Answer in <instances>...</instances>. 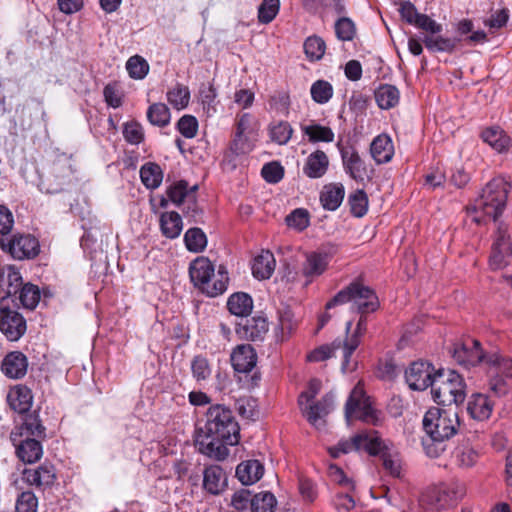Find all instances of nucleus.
Here are the masks:
<instances>
[{"label":"nucleus","instance_id":"obj_58","mask_svg":"<svg viewBox=\"0 0 512 512\" xmlns=\"http://www.w3.org/2000/svg\"><path fill=\"white\" fill-rule=\"evenodd\" d=\"M123 136L128 143L138 145L144 139L143 128L137 122H128L124 125Z\"/></svg>","mask_w":512,"mask_h":512},{"label":"nucleus","instance_id":"obj_9","mask_svg":"<svg viewBox=\"0 0 512 512\" xmlns=\"http://www.w3.org/2000/svg\"><path fill=\"white\" fill-rule=\"evenodd\" d=\"M382 449L380 440L366 432L355 435L351 440H341L337 445L328 449L333 458H338L342 454L352 451L365 450L371 455L378 454Z\"/></svg>","mask_w":512,"mask_h":512},{"label":"nucleus","instance_id":"obj_44","mask_svg":"<svg viewBox=\"0 0 512 512\" xmlns=\"http://www.w3.org/2000/svg\"><path fill=\"white\" fill-rule=\"evenodd\" d=\"M423 42L428 50L433 52H452L456 47V39L445 38L435 34L426 35Z\"/></svg>","mask_w":512,"mask_h":512},{"label":"nucleus","instance_id":"obj_8","mask_svg":"<svg viewBox=\"0 0 512 512\" xmlns=\"http://www.w3.org/2000/svg\"><path fill=\"white\" fill-rule=\"evenodd\" d=\"M1 249L16 260L33 259L40 252L39 241L30 234H15L0 240Z\"/></svg>","mask_w":512,"mask_h":512},{"label":"nucleus","instance_id":"obj_39","mask_svg":"<svg viewBox=\"0 0 512 512\" xmlns=\"http://www.w3.org/2000/svg\"><path fill=\"white\" fill-rule=\"evenodd\" d=\"M452 458L457 466L468 468L476 463L478 453L468 442H463L454 449Z\"/></svg>","mask_w":512,"mask_h":512},{"label":"nucleus","instance_id":"obj_59","mask_svg":"<svg viewBox=\"0 0 512 512\" xmlns=\"http://www.w3.org/2000/svg\"><path fill=\"white\" fill-rule=\"evenodd\" d=\"M352 490L337 492L333 498V505L338 512H350L355 507Z\"/></svg>","mask_w":512,"mask_h":512},{"label":"nucleus","instance_id":"obj_11","mask_svg":"<svg viewBox=\"0 0 512 512\" xmlns=\"http://www.w3.org/2000/svg\"><path fill=\"white\" fill-rule=\"evenodd\" d=\"M0 330L9 341L19 340L26 331V321L23 316L9 308L5 300H0Z\"/></svg>","mask_w":512,"mask_h":512},{"label":"nucleus","instance_id":"obj_16","mask_svg":"<svg viewBox=\"0 0 512 512\" xmlns=\"http://www.w3.org/2000/svg\"><path fill=\"white\" fill-rule=\"evenodd\" d=\"M471 344V346L468 344H462L455 347L453 358L456 360V362L465 367L476 366L480 363L486 365V358L489 354H484L480 347L479 341L472 340Z\"/></svg>","mask_w":512,"mask_h":512},{"label":"nucleus","instance_id":"obj_15","mask_svg":"<svg viewBox=\"0 0 512 512\" xmlns=\"http://www.w3.org/2000/svg\"><path fill=\"white\" fill-rule=\"evenodd\" d=\"M344 170L357 182H363L368 177V169L358 151L352 147H343L340 150Z\"/></svg>","mask_w":512,"mask_h":512},{"label":"nucleus","instance_id":"obj_42","mask_svg":"<svg viewBox=\"0 0 512 512\" xmlns=\"http://www.w3.org/2000/svg\"><path fill=\"white\" fill-rule=\"evenodd\" d=\"M147 118L152 125L165 127L170 123V110L164 103H154L148 108Z\"/></svg>","mask_w":512,"mask_h":512},{"label":"nucleus","instance_id":"obj_63","mask_svg":"<svg viewBox=\"0 0 512 512\" xmlns=\"http://www.w3.org/2000/svg\"><path fill=\"white\" fill-rule=\"evenodd\" d=\"M37 498L32 492H23L18 497L15 512H36Z\"/></svg>","mask_w":512,"mask_h":512},{"label":"nucleus","instance_id":"obj_57","mask_svg":"<svg viewBox=\"0 0 512 512\" xmlns=\"http://www.w3.org/2000/svg\"><path fill=\"white\" fill-rule=\"evenodd\" d=\"M335 33L339 40L351 41L356 34L354 22L347 17L340 18L335 23Z\"/></svg>","mask_w":512,"mask_h":512},{"label":"nucleus","instance_id":"obj_33","mask_svg":"<svg viewBox=\"0 0 512 512\" xmlns=\"http://www.w3.org/2000/svg\"><path fill=\"white\" fill-rule=\"evenodd\" d=\"M481 137L485 143L499 153L506 151L511 143L510 137L499 127L485 129Z\"/></svg>","mask_w":512,"mask_h":512},{"label":"nucleus","instance_id":"obj_23","mask_svg":"<svg viewBox=\"0 0 512 512\" xmlns=\"http://www.w3.org/2000/svg\"><path fill=\"white\" fill-rule=\"evenodd\" d=\"M370 153L377 164L390 162L394 156V145L390 136L387 134L376 136L371 142Z\"/></svg>","mask_w":512,"mask_h":512},{"label":"nucleus","instance_id":"obj_40","mask_svg":"<svg viewBox=\"0 0 512 512\" xmlns=\"http://www.w3.org/2000/svg\"><path fill=\"white\" fill-rule=\"evenodd\" d=\"M140 178L148 189H156L162 182L163 172L158 164L148 162L141 167Z\"/></svg>","mask_w":512,"mask_h":512},{"label":"nucleus","instance_id":"obj_4","mask_svg":"<svg viewBox=\"0 0 512 512\" xmlns=\"http://www.w3.org/2000/svg\"><path fill=\"white\" fill-rule=\"evenodd\" d=\"M431 393L440 405H459L466 398V384L463 377L453 370H438L434 377Z\"/></svg>","mask_w":512,"mask_h":512},{"label":"nucleus","instance_id":"obj_62","mask_svg":"<svg viewBox=\"0 0 512 512\" xmlns=\"http://www.w3.org/2000/svg\"><path fill=\"white\" fill-rule=\"evenodd\" d=\"M261 175L269 183H278L284 176V170L279 163L270 162L262 167Z\"/></svg>","mask_w":512,"mask_h":512},{"label":"nucleus","instance_id":"obj_64","mask_svg":"<svg viewBox=\"0 0 512 512\" xmlns=\"http://www.w3.org/2000/svg\"><path fill=\"white\" fill-rule=\"evenodd\" d=\"M167 195L173 203L180 205L188 195V183L180 180L172 184L167 190Z\"/></svg>","mask_w":512,"mask_h":512},{"label":"nucleus","instance_id":"obj_37","mask_svg":"<svg viewBox=\"0 0 512 512\" xmlns=\"http://www.w3.org/2000/svg\"><path fill=\"white\" fill-rule=\"evenodd\" d=\"M166 98L174 109L183 110L190 102V90L188 86L177 83L167 91Z\"/></svg>","mask_w":512,"mask_h":512},{"label":"nucleus","instance_id":"obj_12","mask_svg":"<svg viewBox=\"0 0 512 512\" xmlns=\"http://www.w3.org/2000/svg\"><path fill=\"white\" fill-rule=\"evenodd\" d=\"M436 372L432 364L424 361H416L405 371V379L410 389L423 391L433 386Z\"/></svg>","mask_w":512,"mask_h":512},{"label":"nucleus","instance_id":"obj_19","mask_svg":"<svg viewBox=\"0 0 512 512\" xmlns=\"http://www.w3.org/2000/svg\"><path fill=\"white\" fill-rule=\"evenodd\" d=\"M15 452L19 460L26 464H32L39 461L43 455V447L39 440L34 438H20L12 441Z\"/></svg>","mask_w":512,"mask_h":512},{"label":"nucleus","instance_id":"obj_21","mask_svg":"<svg viewBox=\"0 0 512 512\" xmlns=\"http://www.w3.org/2000/svg\"><path fill=\"white\" fill-rule=\"evenodd\" d=\"M23 479L29 485L37 487L51 486L56 479L55 468L52 464L45 462L36 469H25Z\"/></svg>","mask_w":512,"mask_h":512},{"label":"nucleus","instance_id":"obj_28","mask_svg":"<svg viewBox=\"0 0 512 512\" xmlns=\"http://www.w3.org/2000/svg\"><path fill=\"white\" fill-rule=\"evenodd\" d=\"M328 266V257L326 254L321 253H308L306 259L302 264L301 272L304 277L311 280L324 273Z\"/></svg>","mask_w":512,"mask_h":512},{"label":"nucleus","instance_id":"obj_18","mask_svg":"<svg viewBox=\"0 0 512 512\" xmlns=\"http://www.w3.org/2000/svg\"><path fill=\"white\" fill-rule=\"evenodd\" d=\"M267 331L268 323L262 316L242 319L236 325V334L239 338L251 341L262 340Z\"/></svg>","mask_w":512,"mask_h":512},{"label":"nucleus","instance_id":"obj_61","mask_svg":"<svg viewBox=\"0 0 512 512\" xmlns=\"http://www.w3.org/2000/svg\"><path fill=\"white\" fill-rule=\"evenodd\" d=\"M286 223L299 231L309 225V215L305 209H296L286 217Z\"/></svg>","mask_w":512,"mask_h":512},{"label":"nucleus","instance_id":"obj_17","mask_svg":"<svg viewBox=\"0 0 512 512\" xmlns=\"http://www.w3.org/2000/svg\"><path fill=\"white\" fill-rule=\"evenodd\" d=\"M23 286L22 277L14 267L0 268V300H5V304H8V299L20 292Z\"/></svg>","mask_w":512,"mask_h":512},{"label":"nucleus","instance_id":"obj_24","mask_svg":"<svg viewBox=\"0 0 512 512\" xmlns=\"http://www.w3.org/2000/svg\"><path fill=\"white\" fill-rule=\"evenodd\" d=\"M27 366L26 356L19 351H14L6 355L2 362L1 369L7 377L18 379L26 374Z\"/></svg>","mask_w":512,"mask_h":512},{"label":"nucleus","instance_id":"obj_7","mask_svg":"<svg viewBox=\"0 0 512 512\" xmlns=\"http://www.w3.org/2000/svg\"><path fill=\"white\" fill-rule=\"evenodd\" d=\"M345 418L348 422L359 419L368 424L377 425L380 421L378 412L372 407L363 387L358 384L351 391L345 406Z\"/></svg>","mask_w":512,"mask_h":512},{"label":"nucleus","instance_id":"obj_3","mask_svg":"<svg viewBox=\"0 0 512 512\" xmlns=\"http://www.w3.org/2000/svg\"><path fill=\"white\" fill-rule=\"evenodd\" d=\"M191 281L209 297L224 293L228 285V272L223 266L215 274L214 266L208 258L198 257L189 268Z\"/></svg>","mask_w":512,"mask_h":512},{"label":"nucleus","instance_id":"obj_13","mask_svg":"<svg viewBox=\"0 0 512 512\" xmlns=\"http://www.w3.org/2000/svg\"><path fill=\"white\" fill-rule=\"evenodd\" d=\"M352 327V322L348 321L346 323V337L343 341H337L335 345L343 347V363L342 369L345 371L349 367L350 357L353 352L358 348L362 336L365 334L367 330V318L365 314H361L356 328L353 333L350 334V330Z\"/></svg>","mask_w":512,"mask_h":512},{"label":"nucleus","instance_id":"obj_29","mask_svg":"<svg viewBox=\"0 0 512 512\" xmlns=\"http://www.w3.org/2000/svg\"><path fill=\"white\" fill-rule=\"evenodd\" d=\"M276 266L274 255L270 251H262L254 258L252 265L253 276L257 279H269Z\"/></svg>","mask_w":512,"mask_h":512},{"label":"nucleus","instance_id":"obj_32","mask_svg":"<svg viewBox=\"0 0 512 512\" xmlns=\"http://www.w3.org/2000/svg\"><path fill=\"white\" fill-rule=\"evenodd\" d=\"M344 195L345 190L342 184H328L321 192L320 201L325 209L334 211L341 205Z\"/></svg>","mask_w":512,"mask_h":512},{"label":"nucleus","instance_id":"obj_53","mask_svg":"<svg viewBox=\"0 0 512 512\" xmlns=\"http://www.w3.org/2000/svg\"><path fill=\"white\" fill-rule=\"evenodd\" d=\"M351 212L356 217H362L368 210V197L364 190H357L348 199Z\"/></svg>","mask_w":512,"mask_h":512},{"label":"nucleus","instance_id":"obj_54","mask_svg":"<svg viewBox=\"0 0 512 512\" xmlns=\"http://www.w3.org/2000/svg\"><path fill=\"white\" fill-rule=\"evenodd\" d=\"M191 371L193 378L197 382L207 380L212 373L208 360L203 356H195L191 361Z\"/></svg>","mask_w":512,"mask_h":512},{"label":"nucleus","instance_id":"obj_52","mask_svg":"<svg viewBox=\"0 0 512 512\" xmlns=\"http://www.w3.org/2000/svg\"><path fill=\"white\" fill-rule=\"evenodd\" d=\"M256 141V134L242 133L235 134L231 143V150L235 154H246L252 151L254 142Z\"/></svg>","mask_w":512,"mask_h":512},{"label":"nucleus","instance_id":"obj_46","mask_svg":"<svg viewBox=\"0 0 512 512\" xmlns=\"http://www.w3.org/2000/svg\"><path fill=\"white\" fill-rule=\"evenodd\" d=\"M325 41L319 36H310L304 42V51L311 61L320 60L325 53Z\"/></svg>","mask_w":512,"mask_h":512},{"label":"nucleus","instance_id":"obj_25","mask_svg":"<svg viewBox=\"0 0 512 512\" xmlns=\"http://www.w3.org/2000/svg\"><path fill=\"white\" fill-rule=\"evenodd\" d=\"M227 477L219 465H211L203 472V487L210 494H219L225 487Z\"/></svg>","mask_w":512,"mask_h":512},{"label":"nucleus","instance_id":"obj_48","mask_svg":"<svg viewBox=\"0 0 512 512\" xmlns=\"http://www.w3.org/2000/svg\"><path fill=\"white\" fill-rule=\"evenodd\" d=\"M337 341H343L342 339H336L331 345H322L311 353L308 354L307 359L311 362H320L327 360L331 357L337 356V351H340L343 355V347L335 345Z\"/></svg>","mask_w":512,"mask_h":512},{"label":"nucleus","instance_id":"obj_38","mask_svg":"<svg viewBox=\"0 0 512 512\" xmlns=\"http://www.w3.org/2000/svg\"><path fill=\"white\" fill-rule=\"evenodd\" d=\"M301 130L303 134L308 137V140L312 143H330L334 141V132L330 127L312 123L309 125H302Z\"/></svg>","mask_w":512,"mask_h":512},{"label":"nucleus","instance_id":"obj_2","mask_svg":"<svg viewBox=\"0 0 512 512\" xmlns=\"http://www.w3.org/2000/svg\"><path fill=\"white\" fill-rule=\"evenodd\" d=\"M508 192L509 184L505 179L494 178L489 181L469 208L472 221L477 224L490 219L496 221L506 206Z\"/></svg>","mask_w":512,"mask_h":512},{"label":"nucleus","instance_id":"obj_43","mask_svg":"<svg viewBox=\"0 0 512 512\" xmlns=\"http://www.w3.org/2000/svg\"><path fill=\"white\" fill-rule=\"evenodd\" d=\"M186 248L190 252H201L207 246V237L200 228H190L184 235Z\"/></svg>","mask_w":512,"mask_h":512},{"label":"nucleus","instance_id":"obj_51","mask_svg":"<svg viewBox=\"0 0 512 512\" xmlns=\"http://www.w3.org/2000/svg\"><path fill=\"white\" fill-rule=\"evenodd\" d=\"M292 133L291 125L286 121L271 124L269 128L271 140L279 145L286 144L291 139Z\"/></svg>","mask_w":512,"mask_h":512},{"label":"nucleus","instance_id":"obj_35","mask_svg":"<svg viewBox=\"0 0 512 512\" xmlns=\"http://www.w3.org/2000/svg\"><path fill=\"white\" fill-rule=\"evenodd\" d=\"M160 227L162 234L165 237L169 239H175L182 232V218L177 212H165L160 217Z\"/></svg>","mask_w":512,"mask_h":512},{"label":"nucleus","instance_id":"obj_30","mask_svg":"<svg viewBox=\"0 0 512 512\" xmlns=\"http://www.w3.org/2000/svg\"><path fill=\"white\" fill-rule=\"evenodd\" d=\"M493 405L487 396L473 394L468 401L467 411L476 420H486L492 413Z\"/></svg>","mask_w":512,"mask_h":512},{"label":"nucleus","instance_id":"obj_36","mask_svg":"<svg viewBox=\"0 0 512 512\" xmlns=\"http://www.w3.org/2000/svg\"><path fill=\"white\" fill-rule=\"evenodd\" d=\"M400 99L399 90L389 84L381 85L375 91V100L381 109H390L395 107Z\"/></svg>","mask_w":512,"mask_h":512},{"label":"nucleus","instance_id":"obj_1","mask_svg":"<svg viewBox=\"0 0 512 512\" xmlns=\"http://www.w3.org/2000/svg\"><path fill=\"white\" fill-rule=\"evenodd\" d=\"M238 441L239 425L232 411L223 405L211 406L206 413V423L196 437L199 452L223 460L228 455L226 445H235Z\"/></svg>","mask_w":512,"mask_h":512},{"label":"nucleus","instance_id":"obj_41","mask_svg":"<svg viewBox=\"0 0 512 512\" xmlns=\"http://www.w3.org/2000/svg\"><path fill=\"white\" fill-rule=\"evenodd\" d=\"M486 365L490 374L512 378V359L503 358L498 353H490L486 358Z\"/></svg>","mask_w":512,"mask_h":512},{"label":"nucleus","instance_id":"obj_31","mask_svg":"<svg viewBox=\"0 0 512 512\" xmlns=\"http://www.w3.org/2000/svg\"><path fill=\"white\" fill-rule=\"evenodd\" d=\"M227 308L231 314L245 318L252 312L253 300L247 293L237 292L228 298Z\"/></svg>","mask_w":512,"mask_h":512},{"label":"nucleus","instance_id":"obj_56","mask_svg":"<svg viewBox=\"0 0 512 512\" xmlns=\"http://www.w3.org/2000/svg\"><path fill=\"white\" fill-rule=\"evenodd\" d=\"M19 299L22 305L27 309H34L40 300V291L33 284H25L20 292Z\"/></svg>","mask_w":512,"mask_h":512},{"label":"nucleus","instance_id":"obj_49","mask_svg":"<svg viewBox=\"0 0 512 512\" xmlns=\"http://www.w3.org/2000/svg\"><path fill=\"white\" fill-rule=\"evenodd\" d=\"M236 410L244 419L255 421L259 418L257 401L252 397L238 399L236 402Z\"/></svg>","mask_w":512,"mask_h":512},{"label":"nucleus","instance_id":"obj_34","mask_svg":"<svg viewBox=\"0 0 512 512\" xmlns=\"http://www.w3.org/2000/svg\"><path fill=\"white\" fill-rule=\"evenodd\" d=\"M32 394L25 386L16 387L8 394V402L11 408L18 413H26L32 405Z\"/></svg>","mask_w":512,"mask_h":512},{"label":"nucleus","instance_id":"obj_55","mask_svg":"<svg viewBox=\"0 0 512 512\" xmlns=\"http://www.w3.org/2000/svg\"><path fill=\"white\" fill-rule=\"evenodd\" d=\"M280 0H263L258 8V20L260 23H270L278 14Z\"/></svg>","mask_w":512,"mask_h":512},{"label":"nucleus","instance_id":"obj_60","mask_svg":"<svg viewBox=\"0 0 512 512\" xmlns=\"http://www.w3.org/2000/svg\"><path fill=\"white\" fill-rule=\"evenodd\" d=\"M177 128L185 138H193L198 130L197 119L192 115H184L178 120Z\"/></svg>","mask_w":512,"mask_h":512},{"label":"nucleus","instance_id":"obj_6","mask_svg":"<svg viewBox=\"0 0 512 512\" xmlns=\"http://www.w3.org/2000/svg\"><path fill=\"white\" fill-rule=\"evenodd\" d=\"M459 418L456 409L430 408L423 417V428L434 442L450 439L457 432Z\"/></svg>","mask_w":512,"mask_h":512},{"label":"nucleus","instance_id":"obj_22","mask_svg":"<svg viewBox=\"0 0 512 512\" xmlns=\"http://www.w3.org/2000/svg\"><path fill=\"white\" fill-rule=\"evenodd\" d=\"M45 427L42 425L38 415L29 414L25 417L20 426L15 427L10 433L11 441L20 440V438L45 437Z\"/></svg>","mask_w":512,"mask_h":512},{"label":"nucleus","instance_id":"obj_5","mask_svg":"<svg viewBox=\"0 0 512 512\" xmlns=\"http://www.w3.org/2000/svg\"><path fill=\"white\" fill-rule=\"evenodd\" d=\"M345 303H349L351 310L360 314L374 312L379 307L378 297L375 292L358 282H353L346 288L340 290L327 302L326 309L329 310Z\"/></svg>","mask_w":512,"mask_h":512},{"label":"nucleus","instance_id":"obj_14","mask_svg":"<svg viewBox=\"0 0 512 512\" xmlns=\"http://www.w3.org/2000/svg\"><path fill=\"white\" fill-rule=\"evenodd\" d=\"M333 405V395L327 394L318 402L311 401L309 403L299 405V407L307 421L311 425L319 428L320 426L324 425L323 418L330 413V411L333 409Z\"/></svg>","mask_w":512,"mask_h":512},{"label":"nucleus","instance_id":"obj_50","mask_svg":"<svg viewBox=\"0 0 512 512\" xmlns=\"http://www.w3.org/2000/svg\"><path fill=\"white\" fill-rule=\"evenodd\" d=\"M310 93L316 103L325 104L333 96V87L328 81L317 80L312 84Z\"/></svg>","mask_w":512,"mask_h":512},{"label":"nucleus","instance_id":"obj_10","mask_svg":"<svg viewBox=\"0 0 512 512\" xmlns=\"http://www.w3.org/2000/svg\"><path fill=\"white\" fill-rule=\"evenodd\" d=\"M511 257L512 244L507 233V226L499 223L492 243L489 265L494 270L502 269L509 263Z\"/></svg>","mask_w":512,"mask_h":512},{"label":"nucleus","instance_id":"obj_27","mask_svg":"<svg viewBox=\"0 0 512 512\" xmlns=\"http://www.w3.org/2000/svg\"><path fill=\"white\" fill-rule=\"evenodd\" d=\"M328 166L329 159L326 153L316 150L307 157L303 172L309 178H320L327 172Z\"/></svg>","mask_w":512,"mask_h":512},{"label":"nucleus","instance_id":"obj_26","mask_svg":"<svg viewBox=\"0 0 512 512\" xmlns=\"http://www.w3.org/2000/svg\"><path fill=\"white\" fill-rule=\"evenodd\" d=\"M264 474V466L258 460L241 462L236 468V476L244 485H251L259 481Z\"/></svg>","mask_w":512,"mask_h":512},{"label":"nucleus","instance_id":"obj_47","mask_svg":"<svg viewBox=\"0 0 512 512\" xmlns=\"http://www.w3.org/2000/svg\"><path fill=\"white\" fill-rule=\"evenodd\" d=\"M126 69L131 78L141 80L148 74L149 64L143 57L134 55L127 60Z\"/></svg>","mask_w":512,"mask_h":512},{"label":"nucleus","instance_id":"obj_45","mask_svg":"<svg viewBox=\"0 0 512 512\" xmlns=\"http://www.w3.org/2000/svg\"><path fill=\"white\" fill-rule=\"evenodd\" d=\"M277 505L275 496L270 492H260L253 496L251 512H274Z\"/></svg>","mask_w":512,"mask_h":512},{"label":"nucleus","instance_id":"obj_20","mask_svg":"<svg viewBox=\"0 0 512 512\" xmlns=\"http://www.w3.org/2000/svg\"><path fill=\"white\" fill-rule=\"evenodd\" d=\"M231 363L239 373L250 372L257 363V354L249 344L238 345L231 354Z\"/></svg>","mask_w":512,"mask_h":512}]
</instances>
